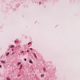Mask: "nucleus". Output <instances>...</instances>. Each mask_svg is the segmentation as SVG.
Wrapping results in <instances>:
<instances>
[{
  "label": "nucleus",
  "instance_id": "17",
  "mask_svg": "<svg viewBox=\"0 0 80 80\" xmlns=\"http://www.w3.org/2000/svg\"><path fill=\"white\" fill-rule=\"evenodd\" d=\"M29 52V50H28L27 51V52Z\"/></svg>",
  "mask_w": 80,
  "mask_h": 80
},
{
  "label": "nucleus",
  "instance_id": "20",
  "mask_svg": "<svg viewBox=\"0 0 80 80\" xmlns=\"http://www.w3.org/2000/svg\"><path fill=\"white\" fill-rule=\"evenodd\" d=\"M39 3L40 4H41V3L40 2H39Z\"/></svg>",
  "mask_w": 80,
  "mask_h": 80
},
{
  "label": "nucleus",
  "instance_id": "15",
  "mask_svg": "<svg viewBox=\"0 0 80 80\" xmlns=\"http://www.w3.org/2000/svg\"><path fill=\"white\" fill-rule=\"evenodd\" d=\"M23 52H24L23 51H22V53H23Z\"/></svg>",
  "mask_w": 80,
  "mask_h": 80
},
{
  "label": "nucleus",
  "instance_id": "7",
  "mask_svg": "<svg viewBox=\"0 0 80 80\" xmlns=\"http://www.w3.org/2000/svg\"><path fill=\"white\" fill-rule=\"evenodd\" d=\"M22 65H20V68H22Z\"/></svg>",
  "mask_w": 80,
  "mask_h": 80
},
{
  "label": "nucleus",
  "instance_id": "5",
  "mask_svg": "<svg viewBox=\"0 0 80 80\" xmlns=\"http://www.w3.org/2000/svg\"><path fill=\"white\" fill-rule=\"evenodd\" d=\"M41 77H44V74H42L41 76Z\"/></svg>",
  "mask_w": 80,
  "mask_h": 80
},
{
  "label": "nucleus",
  "instance_id": "4",
  "mask_svg": "<svg viewBox=\"0 0 80 80\" xmlns=\"http://www.w3.org/2000/svg\"><path fill=\"white\" fill-rule=\"evenodd\" d=\"M21 64V62H18L17 64V65H20Z\"/></svg>",
  "mask_w": 80,
  "mask_h": 80
},
{
  "label": "nucleus",
  "instance_id": "13",
  "mask_svg": "<svg viewBox=\"0 0 80 80\" xmlns=\"http://www.w3.org/2000/svg\"><path fill=\"white\" fill-rule=\"evenodd\" d=\"M34 56L35 57H37V56H36L35 54H34Z\"/></svg>",
  "mask_w": 80,
  "mask_h": 80
},
{
  "label": "nucleus",
  "instance_id": "14",
  "mask_svg": "<svg viewBox=\"0 0 80 80\" xmlns=\"http://www.w3.org/2000/svg\"><path fill=\"white\" fill-rule=\"evenodd\" d=\"M32 48H30V50H32Z\"/></svg>",
  "mask_w": 80,
  "mask_h": 80
},
{
  "label": "nucleus",
  "instance_id": "16",
  "mask_svg": "<svg viewBox=\"0 0 80 80\" xmlns=\"http://www.w3.org/2000/svg\"><path fill=\"white\" fill-rule=\"evenodd\" d=\"M0 68H2V65H0Z\"/></svg>",
  "mask_w": 80,
  "mask_h": 80
},
{
  "label": "nucleus",
  "instance_id": "10",
  "mask_svg": "<svg viewBox=\"0 0 80 80\" xmlns=\"http://www.w3.org/2000/svg\"><path fill=\"white\" fill-rule=\"evenodd\" d=\"M31 42H29L28 43V45H30V44H31Z\"/></svg>",
  "mask_w": 80,
  "mask_h": 80
},
{
  "label": "nucleus",
  "instance_id": "11",
  "mask_svg": "<svg viewBox=\"0 0 80 80\" xmlns=\"http://www.w3.org/2000/svg\"><path fill=\"white\" fill-rule=\"evenodd\" d=\"M21 69H22V68H19V70H21Z\"/></svg>",
  "mask_w": 80,
  "mask_h": 80
},
{
  "label": "nucleus",
  "instance_id": "2",
  "mask_svg": "<svg viewBox=\"0 0 80 80\" xmlns=\"http://www.w3.org/2000/svg\"><path fill=\"white\" fill-rule=\"evenodd\" d=\"M14 47H15V46L13 45H12L10 47V48H14Z\"/></svg>",
  "mask_w": 80,
  "mask_h": 80
},
{
  "label": "nucleus",
  "instance_id": "3",
  "mask_svg": "<svg viewBox=\"0 0 80 80\" xmlns=\"http://www.w3.org/2000/svg\"><path fill=\"white\" fill-rule=\"evenodd\" d=\"M29 63H33V62H32V61L31 60H30L29 61Z\"/></svg>",
  "mask_w": 80,
  "mask_h": 80
},
{
  "label": "nucleus",
  "instance_id": "8",
  "mask_svg": "<svg viewBox=\"0 0 80 80\" xmlns=\"http://www.w3.org/2000/svg\"><path fill=\"white\" fill-rule=\"evenodd\" d=\"M43 70H44H44L45 71V70H46V69L45 68H43Z\"/></svg>",
  "mask_w": 80,
  "mask_h": 80
},
{
  "label": "nucleus",
  "instance_id": "21",
  "mask_svg": "<svg viewBox=\"0 0 80 80\" xmlns=\"http://www.w3.org/2000/svg\"><path fill=\"white\" fill-rule=\"evenodd\" d=\"M15 43H16V42L15 41Z\"/></svg>",
  "mask_w": 80,
  "mask_h": 80
},
{
  "label": "nucleus",
  "instance_id": "6",
  "mask_svg": "<svg viewBox=\"0 0 80 80\" xmlns=\"http://www.w3.org/2000/svg\"><path fill=\"white\" fill-rule=\"evenodd\" d=\"M9 53H10V52H8V53H7L6 54V56L8 55H9Z\"/></svg>",
  "mask_w": 80,
  "mask_h": 80
},
{
  "label": "nucleus",
  "instance_id": "1",
  "mask_svg": "<svg viewBox=\"0 0 80 80\" xmlns=\"http://www.w3.org/2000/svg\"><path fill=\"white\" fill-rule=\"evenodd\" d=\"M1 62L2 63H5L6 62L5 61H3L2 60V61H1Z\"/></svg>",
  "mask_w": 80,
  "mask_h": 80
},
{
  "label": "nucleus",
  "instance_id": "9",
  "mask_svg": "<svg viewBox=\"0 0 80 80\" xmlns=\"http://www.w3.org/2000/svg\"><path fill=\"white\" fill-rule=\"evenodd\" d=\"M24 61H27V59L26 58H25L24 59Z\"/></svg>",
  "mask_w": 80,
  "mask_h": 80
},
{
  "label": "nucleus",
  "instance_id": "12",
  "mask_svg": "<svg viewBox=\"0 0 80 80\" xmlns=\"http://www.w3.org/2000/svg\"><path fill=\"white\" fill-rule=\"evenodd\" d=\"M7 80H10V79H9V78H7Z\"/></svg>",
  "mask_w": 80,
  "mask_h": 80
},
{
  "label": "nucleus",
  "instance_id": "19",
  "mask_svg": "<svg viewBox=\"0 0 80 80\" xmlns=\"http://www.w3.org/2000/svg\"><path fill=\"white\" fill-rule=\"evenodd\" d=\"M14 53H15V52H13V54H14Z\"/></svg>",
  "mask_w": 80,
  "mask_h": 80
},
{
  "label": "nucleus",
  "instance_id": "18",
  "mask_svg": "<svg viewBox=\"0 0 80 80\" xmlns=\"http://www.w3.org/2000/svg\"><path fill=\"white\" fill-rule=\"evenodd\" d=\"M12 51H13V49H12Z\"/></svg>",
  "mask_w": 80,
  "mask_h": 80
}]
</instances>
